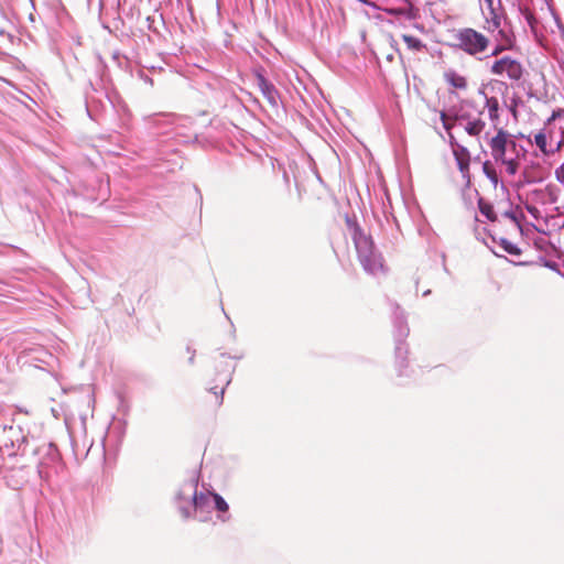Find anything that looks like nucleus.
Instances as JSON below:
<instances>
[{"label": "nucleus", "mask_w": 564, "mask_h": 564, "mask_svg": "<svg viewBox=\"0 0 564 564\" xmlns=\"http://www.w3.org/2000/svg\"><path fill=\"white\" fill-rule=\"evenodd\" d=\"M544 191L549 196L550 203L555 204L558 202L561 189L557 185L550 183L545 186Z\"/></svg>", "instance_id": "412c9836"}, {"label": "nucleus", "mask_w": 564, "mask_h": 564, "mask_svg": "<svg viewBox=\"0 0 564 564\" xmlns=\"http://www.w3.org/2000/svg\"><path fill=\"white\" fill-rule=\"evenodd\" d=\"M527 19H528L529 23L532 25L533 17L531 14H528Z\"/></svg>", "instance_id": "f704fd0d"}, {"label": "nucleus", "mask_w": 564, "mask_h": 564, "mask_svg": "<svg viewBox=\"0 0 564 564\" xmlns=\"http://www.w3.org/2000/svg\"><path fill=\"white\" fill-rule=\"evenodd\" d=\"M350 228L358 259L364 269L371 274L383 272V259L376 250L372 238L364 234L360 227L356 224L350 225Z\"/></svg>", "instance_id": "7ed1b4c3"}, {"label": "nucleus", "mask_w": 564, "mask_h": 564, "mask_svg": "<svg viewBox=\"0 0 564 564\" xmlns=\"http://www.w3.org/2000/svg\"><path fill=\"white\" fill-rule=\"evenodd\" d=\"M505 249L511 254H519V249L516 247H506Z\"/></svg>", "instance_id": "c85d7f7f"}, {"label": "nucleus", "mask_w": 564, "mask_h": 564, "mask_svg": "<svg viewBox=\"0 0 564 564\" xmlns=\"http://www.w3.org/2000/svg\"><path fill=\"white\" fill-rule=\"evenodd\" d=\"M386 57H387V59H388L389 62H392V61H393V58H394V56H393V54H392V53L387 54V56H386Z\"/></svg>", "instance_id": "72a5a7b5"}, {"label": "nucleus", "mask_w": 564, "mask_h": 564, "mask_svg": "<svg viewBox=\"0 0 564 564\" xmlns=\"http://www.w3.org/2000/svg\"><path fill=\"white\" fill-rule=\"evenodd\" d=\"M444 82L449 87V94L459 97L469 89V79L454 69H448L443 74Z\"/></svg>", "instance_id": "1a4fd4ad"}, {"label": "nucleus", "mask_w": 564, "mask_h": 564, "mask_svg": "<svg viewBox=\"0 0 564 564\" xmlns=\"http://www.w3.org/2000/svg\"><path fill=\"white\" fill-rule=\"evenodd\" d=\"M487 9L489 10V18L487 19L488 23V30L494 31L495 29H498L501 24L500 15L497 13L495 7H494V0H484Z\"/></svg>", "instance_id": "f8f14e48"}, {"label": "nucleus", "mask_w": 564, "mask_h": 564, "mask_svg": "<svg viewBox=\"0 0 564 564\" xmlns=\"http://www.w3.org/2000/svg\"><path fill=\"white\" fill-rule=\"evenodd\" d=\"M539 193H541V191H539V189H535L532 192L533 195H538Z\"/></svg>", "instance_id": "c9c22d12"}, {"label": "nucleus", "mask_w": 564, "mask_h": 564, "mask_svg": "<svg viewBox=\"0 0 564 564\" xmlns=\"http://www.w3.org/2000/svg\"><path fill=\"white\" fill-rule=\"evenodd\" d=\"M67 392H68V390H66V389L62 390V394H66Z\"/></svg>", "instance_id": "e433bc0d"}, {"label": "nucleus", "mask_w": 564, "mask_h": 564, "mask_svg": "<svg viewBox=\"0 0 564 564\" xmlns=\"http://www.w3.org/2000/svg\"><path fill=\"white\" fill-rule=\"evenodd\" d=\"M454 46L470 56L486 52L490 40L473 28H462L453 34Z\"/></svg>", "instance_id": "39448f33"}, {"label": "nucleus", "mask_w": 564, "mask_h": 564, "mask_svg": "<svg viewBox=\"0 0 564 564\" xmlns=\"http://www.w3.org/2000/svg\"><path fill=\"white\" fill-rule=\"evenodd\" d=\"M402 39L404 43L406 44V47L413 52H423L426 50V44H424L419 37L410 35V34H403Z\"/></svg>", "instance_id": "2eb2a0df"}, {"label": "nucleus", "mask_w": 564, "mask_h": 564, "mask_svg": "<svg viewBox=\"0 0 564 564\" xmlns=\"http://www.w3.org/2000/svg\"><path fill=\"white\" fill-rule=\"evenodd\" d=\"M440 117H441L443 127L447 132H449L453 129V127L455 126L456 121L459 120L458 116H456V115L452 116L445 111H441Z\"/></svg>", "instance_id": "aec40b11"}, {"label": "nucleus", "mask_w": 564, "mask_h": 564, "mask_svg": "<svg viewBox=\"0 0 564 564\" xmlns=\"http://www.w3.org/2000/svg\"><path fill=\"white\" fill-rule=\"evenodd\" d=\"M54 360V356L40 345L25 347L18 355L19 364L22 366L29 365L41 370H44L46 366L51 367Z\"/></svg>", "instance_id": "423d86ee"}, {"label": "nucleus", "mask_w": 564, "mask_h": 564, "mask_svg": "<svg viewBox=\"0 0 564 564\" xmlns=\"http://www.w3.org/2000/svg\"><path fill=\"white\" fill-rule=\"evenodd\" d=\"M512 46V42L510 40H507V44H497L492 52H491V55L492 56H498L500 55L503 51H506L507 48H510Z\"/></svg>", "instance_id": "a878e982"}, {"label": "nucleus", "mask_w": 564, "mask_h": 564, "mask_svg": "<svg viewBox=\"0 0 564 564\" xmlns=\"http://www.w3.org/2000/svg\"><path fill=\"white\" fill-rule=\"evenodd\" d=\"M534 143L544 155H552L551 147L549 145L547 141V134L544 131H540L534 135Z\"/></svg>", "instance_id": "dca6fc26"}, {"label": "nucleus", "mask_w": 564, "mask_h": 564, "mask_svg": "<svg viewBox=\"0 0 564 564\" xmlns=\"http://www.w3.org/2000/svg\"><path fill=\"white\" fill-rule=\"evenodd\" d=\"M482 172L496 187L499 182V177H498V173H497L496 169L494 167V165L491 164V162H489V161L484 162Z\"/></svg>", "instance_id": "6ab92c4d"}, {"label": "nucleus", "mask_w": 564, "mask_h": 564, "mask_svg": "<svg viewBox=\"0 0 564 564\" xmlns=\"http://www.w3.org/2000/svg\"><path fill=\"white\" fill-rule=\"evenodd\" d=\"M258 86L263 95L271 104L275 102L276 90L262 75L257 76Z\"/></svg>", "instance_id": "9b49d317"}, {"label": "nucleus", "mask_w": 564, "mask_h": 564, "mask_svg": "<svg viewBox=\"0 0 564 564\" xmlns=\"http://www.w3.org/2000/svg\"><path fill=\"white\" fill-rule=\"evenodd\" d=\"M387 37H388V40H389V42H390L391 46H392V47H394L395 40H394L393 35H392V34H388V35H387Z\"/></svg>", "instance_id": "7c9ffc66"}, {"label": "nucleus", "mask_w": 564, "mask_h": 564, "mask_svg": "<svg viewBox=\"0 0 564 564\" xmlns=\"http://www.w3.org/2000/svg\"><path fill=\"white\" fill-rule=\"evenodd\" d=\"M524 67L520 61L503 56L496 59L490 66V73L495 76H506L512 82H519L524 75Z\"/></svg>", "instance_id": "0eeeda50"}, {"label": "nucleus", "mask_w": 564, "mask_h": 564, "mask_svg": "<svg viewBox=\"0 0 564 564\" xmlns=\"http://www.w3.org/2000/svg\"><path fill=\"white\" fill-rule=\"evenodd\" d=\"M52 12V33L54 42L53 50L63 58V50L67 44V37L70 35V15L62 0H50Z\"/></svg>", "instance_id": "20e7f679"}, {"label": "nucleus", "mask_w": 564, "mask_h": 564, "mask_svg": "<svg viewBox=\"0 0 564 564\" xmlns=\"http://www.w3.org/2000/svg\"><path fill=\"white\" fill-rule=\"evenodd\" d=\"M547 141H549V145L550 147H553L554 142H556L555 139H554L553 133H549L547 134Z\"/></svg>", "instance_id": "c756f323"}, {"label": "nucleus", "mask_w": 564, "mask_h": 564, "mask_svg": "<svg viewBox=\"0 0 564 564\" xmlns=\"http://www.w3.org/2000/svg\"><path fill=\"white\" fill-rule=\"evenodd\" d=\"M536 172V169L535 167H527L524 171H523V177L524 180L528 182V183H534V182H540L542 181L543 176L541 174H538L535 173Z\"/></svg>", "instance_id": "4be33fe9"}, {"label": "nucleus", "mask_w": 564, "mask_h": 564, "mask_svg": "<svg viewBox=\"0 0 564 564\" xmlns=\"http://www.w3.org/2000/svg\"><path fill=\"white\" fill-rule=\"evenodd\" d=\"M360 35H361L362 42L367 43V32L366 31H361Z\"/></svg>", "instance_id": "2f4dec72"}, {"label": "nucleus", "mask_w": 564, "mask_h": 564, "mask_svg": "<svg viewBox=\"0 0 564 564\" xmlns=\"http://www.w3.org/2000/svg\"><path fill=\"white\" fill-rule=\"evenodd\" d=\"M48 455L51 456L53 462L58 460L61 458V454L57 447L53 444H50Z\"/></svg>", "instance_id": "bb28decb"}, {"label": "nucleus", "mask_w": 564, "mask_h": 564, "mask_svg": "<svg viewBox=\"0 0 564 564\" xmlns=\"http://www.w3.org/2000/svg\"><path fill=\"white\" fill-rule=\"evenodd\" d=\"M453 147V155L455 158V161L457 163L458 170L462 173V176L464 180H466L467 183L470 181V153L467 150V148L458 144V143H452Z\"/></svg>", "instance_id": "9d476101"}, {"label": "nucleus", "mask_w": 564, "mask_h": 564, "mask_svg": "<svg viewBox=\"0 0 564 564\" xmlns=\"http://www.w3.org/2000/svg\"><path fill=\"white\" fill-rule=\"evenodd\" d=\"M9 431L11 434H15V435H19L21 433V431H15L12 426H10Z\"/></svg>", "instance_id": "473e14b6"}, {"label": "nucleus", "mask_w": 564, "mask_h": 564, "mask_svg": "<svg viewBox=\"0 0 564 564\" xmlns=\"http://www.w3.org/2000/svg\"><path fill=\"white\" fill-rule=\"evenodd\" d=\"M25 442H26L25 436H21L20 438L17 437V440H13V437L10 436L8 440L4 441L3 445H4V447H7V448L10 447L12 449H14L17 446V448L19 451L21 448V445Z\"/></svg>", "instance_id": "b1692460"}, {"label": "nucleus", "mask_w": 564, "mask_h": 564, "mask_svg": "<svg viewBox=\"0 0 564 564\" xmlns=\"http://www.w3.org/2000/svg\"><path fill=\"white\" fill-rule=\"evenodd\" d=\"M486 107L488 108V116L491 121H496L499 118V101L496 97L487 98Z\"/></svg>", "instance_id": "a211bd4d"}, {"label": "nucleus", "mask_w": 564, "mask_h": 564, "mask_svg": "<svg viewBox=\"0 0 564 564\" xmlns=\"http://www.w3.org/2000/svg\"><path fill=\"white\" fill-rule=\"evenodd\" d=\"M496 135L488 144L490 153L496 163L501 164L510 176L517 174L520 167V152L512 135L503 128L496 129Z\"/></svg>", "instance_id": "f257e3e1"}, {"label": "nucleus", "mask_w": 564, "mask_h": 564, "mask_svg": "<svg viewBox=\"0 0 564 564\" xmlns=\"http://www.w3.org/2000/svg\"><path fill=\"white\" fill-rule=\"evenodd\" d=\"M478 208L482 216L487 218V220L495 223L498 219V216L494 209V206L491 203L487 202L482 197L478 198Z\"/></svg>", "instance_id": "ddd939ff"}, {"label": "nucleus", "mask_w": 564, "mask_h": 564, "mask_svg": "<svg viewBox=\"0 0 564 564\" xmlns=\"http://www.w3.org/2000/svg\"><path fill=\"white\" fill-rule=\"evenodd\" d=\"M210 497L214 499L215 507L220 512H227L229 507L228 503L224 500V498L218 494H210Z\"/></svg>", "instance_id": "5701e85b"}, {"label": "nucleus", "mask_w": 564, "mask_h": 564, "mask_svg": "<svg viewBox=\"0 0 564 564\" xmlns=\"http://www.w3.org/2000/svg\"><path fill=\"white\" fill-rule=\"evenodd\" d=\"M207 496L200 494L197 496L196 486L189 484L185 485L184 488L177 494V500L180 502V509L185 519L191 516V508H198L202 503L207 500Z\"/></svg>", "instance_id": "6e6552de"}, {"label": "nucleus", "mask_w": 564, "mask_h": 564, "mask_svg": "<svg viewBox=\"0 0 564 564\" xmlns=\"http://www.w3.org/2000/svg\"><path fill=\"white\" fill-rule=\"evenodd\" d=\"M486 122L480 119H474L466 122L464 130L471 137H478L485 129Z\"/></svg>", "instance_id": "4468645a"}, {"label": "nucleus", "mask_w": 564, "mask_h": 564, "mask_svg": "<svg viewBox=\"0 0 564 564\" xmlns=\"http://www.w3.org/2000/svg\"><path fill=\"white\" fill-rule=\"evenodd\" d=\"M524 208L535 220H539L542 218L541 210L536 206L525 203Z\"/></svg>", "instance_id": "393cba45"}, {"label": "nucleus", "mask_w": 564, "mask_h": 564, "mask_svg": "<svg viewBox=\"0 0 564 564\" xmlns=\"http://www.w3.org/2000/svg\"><path fill=\"white\" fill-rule=\"evenodd\" d=\"M350 228L358 259L364 269L371 274L383 272V259L376 250L372 238L364 234L360 227L356 224L350 225Z\"/></svg>", "instance_id": "f03ea898"}, {"label": "nucleus", "mask_w": 564, "mask_h": 564, "mask_svg": "<svg viewBox=\"0 0 564 564\" xmlns=\"http://www.w3.org/2000/svg\"><path fill=\"white\" fill-rule=\"evenodd\" d=\"M563 144H564V137H562L560 140L554 142L553 147H551L552 154L561 151Z\"/></svg>", "instance_id": "cd10ccee"}, {"label": "nucleus", "mask_w": 564, "mask_h": 564, "mask_svg": "<svg viewBox=\"0 0 564 564\" xmlns=\"http://www.w3.org/2000/svg\"><path fill=\"white\" fill-rule=\"evenodd\" d=\"M51 411H52L53 416L56 419H58L59 416L63 415L65 427H66L68 434L70 435V415L67 412V408H64L62 404H59L58 408L53 406L51 409Z\"/></svg>", "instance_id": "f3484780"}]
</instances>
